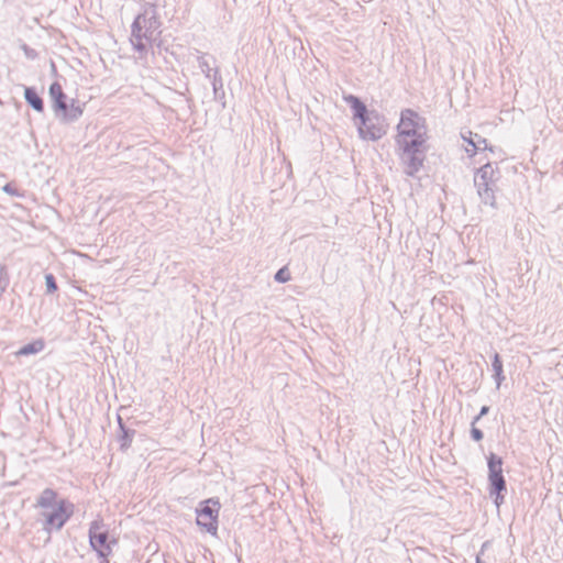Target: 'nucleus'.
I'll return each instance as SVG.
<instances>
[{
    "instance_id": "f257e3e1",
    "label": "nucleus",
    "mask_w": 563,
    "mask_h": 563,
    "mask_svg": "<svg viewBox=\"0 0 563 563\" xmlns=\"http://www.w3.org/2000/svg\"><path fill=\"white\" fill-rule=\"evenodd\" d=\"M36 507L42 509L43 529L46 532L60 530L74 514V504L67 499H57V493L45 488L36 499Z\"/></svg>"
},
{
    "instance_id": "f03ea898",
    "label": "nucleus",
    "mask_w": 563,
    "mask_h": 563,
    "mask_svg": "<svg viewBox=\"0 0 563 563\" xmlns=\"http://www.w3.org/2000/svg\"><path fill=\"white\" fill-rule=\"evenodd\" d=\"M161 22L154 5L137 14L131 25L130 43L140 58L146 57L152 43L159 34Z\"/></svg>"
},
{
    "instance_id": "7ed1b4c3",
    "label": "nucleus",
    "mask_w": 563,
    "mask_h": 563,
    "mask_svg": "<svg viewBox=\"0 0 563 563\" xmlns=\"http://www.w3.org/2000/svg\"><path fill=\"white\" fill-rule=\"evenodd\" d=\"M499 179V170L496 166L487 163L479 167L474 176V186L481 201L492 208H496V190Z\"/></svg>"
},
{
    "instance_id": "20e7f679",
    "label": "nucleus",
    "mask_w": 563,
    "mask_h": 563,
    "mask_svg": "<svg viewBox=\"0 0 563 563\" xmlns=\"http://www.w3.org/2000/svg\"><path fill=\"white\" fill-rule=\"evenodd\" d=\"M49 96L53 100V110L57 118L63 122H74L82 114V109L76 100H71L70 104L66 102V95L58 82H53L49 87Z\"/></svg>"
},
{
    "instance_id": "39448f33",
    "label": "nucleus",
    "mask_w": 563,
    "mask_h": 563,
    "mask_svg": "<svg viewBox=\"0 0 563 563\" xmlns=\"http://www.w3.org/2000/svg\"><path fill=\"white\" fill-rule=\"evenodd\" d=\"M424 139H415V141H401L398 144L400 153L399 157L401 163L405 165V173L408 176L416 175L423 165L424 161Z\"/></svg>"
},
{
    "instance_id": "423d86ee",
    "label": "nucleus",
    "mask_w": 563,
    "mask_h": 563,
    "mask_svg": "<svg viewBox=\"0 0 563 563\" xmlns=\"http://www.w3.org/2000/svg\"><path fill=\"white\" fill-rule=\"evenodd\" d=\"M397 144L401 141H415V139H424L423 136V119L413 110L406 109L401 112L400 122L398 124Z\"/></svg>"
},
{
    "instance_id": "0eeeda50",
    "label": "nucleus",
    "mask_w": 563,
    "mask_h": 563,
    "mask_svg": "<svg viewBox=\"0 0 563 563\" xmlns=\"http://www.w3.org/2000/svg\"><path fill=\"white\" fill-rule=\"evenodd\" d=\"M357 131L363 140H379L386 133L385 120L376 111H369L357 124Z\"/></svg>"
},
{
    "instance_id": "6e6552de",
    "label": "nucleus",
    "mask_w": 563,
    "mask_h": 563,
    "mask_svg": "<svg viewBox=\"0 0 563 563\" xmlns=\"http://www.w3.org/2000/svg\"><path fill=\"white\" fill-rule=\"evenodd\" d=\"M220 504L218 500L208 499L205 506L197 510V525L206 529L212 536L218 531V514Z\"/></svg>"
},
{
    "instance_id": "1a4fd4ad",
    "label": "nucleus",
    "mask_w": 563,
    "mask_h": 563,
    "mask_svg": "<svg viewBox=\"0 0 563 563\" xmlns=\"http://www.w3.org/2000/svg\"><path fill=\"white\" fill-rule=\"evenodd\" d=\"M107 540L108 532L103 530L102 520H93L89 526V543L98 552L99 556L106 558L110 553Z\"/></svg>"
},
{
    "instance_id": "9d476101",
    "label": "nucleus",
    "mask_w": 563,
    "mask_h": 563,
    "mask_svg": "<svg viewBox=\"0 0 563 563\" xmlns=\"http://www.w3.org/2000/svg\"><path fill=\"white\" fill-rule=\"evenodd\" d=\"M487 465L489 486H494L496 492L506 490V481L503 475V459L495 453H490L487 456Z\"/></svg>"
},
{
    "instance_id": "9b49d317",
    "label": "nucleus",
    "mask_w": 563,
    "mask_h": 563,
    "mask_svg": "<svg viewBox=\"0 0 563 563\" xmlns=\"http://www.w3.org/2000/svg\"><path fill=\"white\" fill-rule=\"evenodd\" d=\"M344 101L351 107L353 110L354 119H358L360 121L368 114V110L366 106L355 96L347 95L343 97Z\"/></svg>"
},
{
    "instance_id": "f8f14e48",
    "label": "nucleus",
    "mask_w": 563,
    "mask_h": 563,
    "mask_svg": "<svg viewBox=\"0 0 563 563\" xmlns=\"http://www.w3.org/2000/svg\"><path fill=\"white\" fill-rule=\"evenodd\" d=\"M197 53H198V56H197L198 67L203 73L206 78H211V76L213 75V71H214V68H212L211 64L214 63L216 59L206 53H200V52H197Z\"/></svg>"
},
{
    "instance_id": "ddd939ff",
    "label": "nucleus",
    "mask_w": 563,
    "mask_h": 563,
    "mask_svg": "<svg viewBox=\"0 0 563 563\" xmlns=\"http://www.w3.org/2000/svg\"><path fill=\"white\" fill-rule=\"evenodd\" d=\"M211 81L213 96L216 100L224 99V89H223V79L219 73L218 68H214L213 75L211 78H208Z\"/></svg>"
},
{
    "instance_id": "4468645a",
    "label": "nucleus",
    "mask_w": 563,
    "mask_h": 563,
    "mask_svg": "<svg viewBox=\"0 0 563 563\" xmlns=\"http://www.w3.org/2000/svg\"><path fill=\"white\" fill-rule=\"evenodd\" d=\"M24 98L26 102L37 112H43L44 103L42 98L37 95V92L31 88L26 87L24 90Z\"/></svg>"
},
{
    "instance_id": "2eb2a0df",
    "label": "nucleus",
    "mask_w": 563,
    "mask_h": 563,
    "mask_svg": "<svg viewBox=\"0 0 563 563\" xmlns=\"http://www.w3.org/2000/svg\"><path fill=\"white\" fill-rule=\"evenodd\" d=\"M44 342L42 340H36L34 342L27 343L23 345L18 352V355H31L36 354L43 351L44 349Z\"/></svg>"
},
{
    "instance_id": "dca6fc26",
    "label": "nucleus",
    "mask_w": 563,
    "mask_h": 563,
    "mask_svg": "<svg viewBox=\"0 0 563 563\" xmlns=\"http://www.w3.org/2000/svg\"><path fill=\"white\" fill-rule=\"evenodd\" d=\"M118 421H119V426H120V430H121V435L119 437L120 445H121V449L125 450L130 446V444L132 442V439L134 435V430L125 429L122 423L121 417H118Z\"/></svg>"
},
{
    "instance_id": "f3484780",
    "label": "nucleus",
    "mask_w": 563,
    "mask_h": 563,
    "mask_svg": "<svg viewBox=\"0 0 563 563\" xmlns=\"http://www.w3.org/2000/svg\"><path fill=\"white\" fill-rule=\"evenodd\" d=\"M492 367L494 371V377H495L497 387H499L505 377L503 375V362H501L498 353H495V355H494Z\"/></svg>"
},
{
    "instance_id": "a211bd4d",
    "label": "nucleus",
    "mask_w": 563,
    "mask_h": 563,
    "mask_svg": "<svg viewBox=\"0 0 563 563\" xmlns=\"http://www.w3.org/2000/svg\"><path fill=\"white\" fill-rule=\"evenodd\" d=\"M487 140L479 136L478 134H475V143L473 144V148L465 147V151L470 156H473L477 151H484L487 150Z\"/></svg>"
},
{
    "instance_id": "6ab92c4d",
    "label": "nucleus",
    "mask_w": 563,
    "mask_h": 563,
    "mask_svg": "<svg viewBox=\"0 0 563 563\" xmlns=\"http://www.w3.org/2000/svg\"><path fill=\"white\" fill-rule=\"evenodd\" d=\"M505 490H495L494 489V486H489V495L490 496H495L494 498V504L496 505L497 508L500 507V505L504 503V499H505V496H504V493Z\"/></svg>"
},
{
    "instance_id": "aec40b11",
    "label": "nucleus",
    "mask_w": 563,
    "mask_h": 563,
    "mask_svg": "<svg viewBox=\"0 0 563 563\" xmlns=\"http://www.w3.org/2000/svg\"><path fill=\"white\" fill-rule=\"evenodd\" d=\"M46 290L47 292H54L57 289L55 277L52 274L45 276Z\"/></svg>"
},
{
    "instance_id": "412c9836",
    "label": "nucleus",
    "mask_w": 563,
    "mask_h": 563,
    "mask_svg": "<svg viewBox=\"0 0 563 563\" xmlns=\"http://www.w3.org/2000/svg\"><path fill=\"white\" fill-rule=\"evenodd\" d=\"M275 279L279 283H286L289 280V274L286 272L285 268H282L276 273Z\"/></svg>"
},
{
    "instance_id": "4be33fe9",
    "label": "nucleus",
    "mask_w": 563,
    "mask_h": 563,
    "mask_svg": "<svg viewBox=\"0 0 563 563\" xmlns=\"http://www.w3.org/2000/svg\"><path fill=\"white\" fill-rule=\"evenodd\" d=\"M471 437L475 441H481L483 439L484 434H483L482 430H479L478 428L472 427Z\"/></svg>"
},
{
    "instance_id": "5701e85b",
    "label": "nucleus",
    "mask_w": 563,
    "mask_h": 563,
    "mask_svg": "<svg viewBox=\"0 0 563 563\" xmlns=\"http://www.w3.org/2000/svg\"><path fill=\"white\" fill-rule=\"evenodd\" d=\"M462 137L467 143V147L473 148V144L475 143V134L468 131L467 135L463 134Z\"/></svg>"
},
{
    "instance_id": "b1692460",
    "label": "nucleus",
    "mask_w": 563,
    "mask_h": 563,
    "mask_svg": "<svg viewBox=\"0 0 563 563\" xmlns=\"http://www.w3.org/2000/svg\"><path fill=\"white\" fill-rule=\"evenodd\" d=\"M488 411H489V407L483 406L478 415H479V417H483V416L487 415Z\"/></svg>"
},
{
    "instance_id": "393cba45",
    "label": "nucleus",
    "mask_w": 563,
    "mask_h": 563,
    "mask_svg": "<svg viewBox=\"0 0 563 563\" xmlns=\"http://www.w3.org/2000/svg\"><path fill=\"white\" fill-rule=\"evenodd\" d=\"M3 190H4V191H7V192H9V194H13V190H12V188H11V186H10V185H5V186L3 187Z\"/></svg>"
},
{
    "instance_id": "a878e982",
    "label": "nucleus",
    "mask_w": 563,
    "mask_h": 563,
    "mask_svg": "<svg viewBox=\"0 0 563 563\" xmlns=\"http://www.w3.org/2000/svg\"><path fill=\"white\" fill-rule=\"evenodd\" d=\"M482 417H479V415H477L473 421H472V427H475L476 422L481 419Z\"/></svg>"
},
{
    "instance_id": "bb28decb",
    "label": "nucleus",
    "mask_w": 563,
    "mask_h": 563,
    "mask_svg": "<svg viewBox=\"0 0 563 563\" xmlns=\"http://www.w3.org/2000/svg\"><path fill=\"white\" fill-rule=\"evenodd\" d=\"M476 563H482L479 556L476 558Z\"/></svg>"
}]
</instances>
